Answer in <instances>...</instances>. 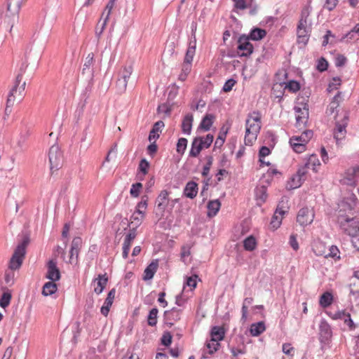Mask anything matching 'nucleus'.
Wrapping results in <instances>:
<instances>
[{"label":"nucleus","instance_id":"ea45409f","mask_svg":"<svg viewBox=\"0 0 359 359\" xmlns=\"http://www.w3.org/2000/svg\"><path fill=\"white\" fill-rule=\"evenodd\" d=\"M144 217L145 215L137 214L136 212H134L130 217V224L135 226L133 228L136 229L142 224Z\"/></svg>","mask_w":359,"mask_h":359},{"label":"nucleus","instance_id":"20e7f679","mask_svg":"<svg viewBox=\"0 0 359 359\" xmlns=\"http://www.w3.org/2000/svg\"><path fill=\"white\" fill-rule=\"evenodd\" d=\"M168 195L169 193L167 190H163L156 199L154 214L158 220L161 219L164 217L165 208L169 203Z\"/></svg>","mask_w":359,"mask_h":359},{"label":"nucleus","instance_id":"774afa93","mask_svg":"<svg viewBox=\"0 0 359 359\" xmlns=\"http://www.w3.org/2000/svg\"><path fill=\"white\" fill-rule=\"evenodd\" d=\"M236 83V80H234L233 79H228V80L225 82V83H224V86H223V88H222L223 91H224V92H226H226H229V91H231V90H232V88H233V86H234Z\"/></svg>","mask_w":359,"mask_h":359},{"label":"nucleus","instance_id":"680f3d73","mask_svg":"<svg viewBox=\"0 0 359 359\" xmlns=\"http://www.w3.org/2000/svg\"><path fill=\"white\" fill-rule=\"evenodd\" d=\"M128 81H124L121 79V78H118L116 81V88L119 93H123L127 87Z\"/></svg>","mask_w":359,"mask_h":359},{"label":"nucleus","instance_id":"79ce46f5","mask_svg":"<svg viewBox=\"0 0 359 359\" xmlns=\"http://www.w3.org/2000/svg\"><path fill=\"white\" fill-rule=\"evenodd\" d=\"M309 168L310 165H312L313 168V170L315 171V172H317V169H316V167L317 166H319L320 165V161L319 159L318 158V156L316 154H311L307 162L305 163Z\"/></svg>","mask_w":359,"mask_h":359},{"label":"nucleus","instance_id":"58836bf2","mask_svg":"<svg viewBox=\"0 0 359 359\" xmlns=\"http://www.w3.org/2000/svg\"><path fill=\"white\" fill-rule=\"evenodd\" d=\"M158 313V310L156 307L150 310L147 317V323L149 325L155 326L157 324Z\"/></svg>","mask_w":359,"mask_h":359},{"label":"nucleus","instance_id":"052dcab7","mask_svg":"<svg viewBox=\"0 0 359 359\" xmlns=\"http://www.w3.org/2000/svg\"><path fill=\"white\" fill-rule=\"evenodd\" d=\"M235 2L234 6L236 9L244 10L248 8L250 2L252 0H233Z\"/></svg>","mask_w":359,"mask_h":359},{"label":"nucleus","instance_id":"39448f33","mask_svg":"<svg viewBox=\"0 0 359 359\" xmlns=\"http://www.w3.org/2000/svg\"><path fill=\"white\" fill-rule=\"evenodd\" d=\"M50 169L51 171L57 170L62 164V154L58 145H53L48 152Z\"/></svg>","mask_w":359,"mask_h":359},{"label":"nucleus","instance_id":"6e6552de","mask_svg":"<svg viewBox=\"0 0 359 359\" xmlns=\"http://www.w3.org/2000/svg\"><path fill=\"white\" fill-rule=\"evenodd\" d=\"M25 67L23 65H22V67L19 69V73L18 74V75L15 78L14 85L10 90L11 93L17 94L18 96V98L20 100H22V96H23V93L25 90L26 82L23 81L21 83L22 76H23V74H25Z\"/></svg>","mask_w":359,"mask_h":359},{"label":"nucleus","instance_id":"0e129e2a","mask_svg":"<svg viewBox=\"0 0 359 359\" xmlns=\"http://www.w3.org/2000/svg\"><path fill=\"white\" fill-rule=\"evenodd\" d=\"M93 61H94V55L93 53H90L87 55V57L86 58V61H85V63L83 65V73H84V72L86 71V69H89L93 65Z\"/></svg>","mask_w":359,"mask_h":359},{"label":"nucleus","instance_id":"13d9d810","mask_svg":"<svg viewBox=\"0 0 359 359\" xmlns=\"http://www.w3.org/2000/svg\"><path fill=\"white\" fill-rule=\"evenodd\" d=\"M137 236L135 228H132L129 230L128 233L126 236L123 243L131 245L133 240Z\"/></svg>","mask_w":359,"mask_h":359},{"label":"nucleus","instance_id":"2f4dec72","mask_svg":"<svg viewBox=\"0 0 359 359\" xmlns=\"http://www.w3.org/2000/svg\"><path fill=\"white\" fill-rule=\"evenodd\" d=\"M196 138L203 149H207L212 144L214 136L212 134H208L205 137H196Z\"/></svg>","mask_w":359,"mask_h":359},{"label":"nucleus","instance_id":"864d4df0","mask_svg":"<svg viewBox=\"0 0 359 359\" xmlns=\"http://www.w3.org/2000/svg\"><path fill=\"white\" fill-rule=\"evenodd\" d=\"M285 88L288 89L292 93H296L300 89V84L294 80H291L285 84Z\"/></svg>","mask_w":359,"mask_h":359},{"label":"nucleus","instance_id":"0eeeda50","mask_svg":"<svg viewBox=\"0 0 359 359\" xmlns=\"http://www.w3.org/2000/svg\"><path fill=\"white\" fill-rule=\"evenodd\" d=\"M250 40L246 35H241L238 38L237 50L240 57H247L252 53L254 48Z\"/></svg>","mask_w":359,"mask_h":359},{"label":"nucleus","instance_id":"72a5a7b5","mask_svg":"<svg viewBox=\"0 0 359 359\" xmlns=\"http://www.w3.org/2000/svg\"><path fill=\"white\" fill-rule=\"evenodd\" d=\"M255 197L257 201H260L262 203H264L267 198L266 187L264 186L257 187L255 189Z\"/></svg>","mask_w":359,"mask_h":359},{"label":"nucleus","instance_id":"aec40b11","mask_svg":"<svg viewBox=\"0 0 359 359\" xmlns=\"http://www.w3.org/2000/svg\"><path fill=\"white\" fill-rule=\"evenodd\" d=\"M108 281L107 273L99 274L97 278L95 279L94 283H96L97 286L94 288V292L100 294L105 288Z\"/></svg>","mask_w":359,"mask_h":359},{"label":"nucleus","instance_id":"7ed1b4c3","mask_svg":"<svg viewBox=\"0 0 359 359\" xmlns=\"http://www.w3.org/2000/svg\"><path fill=\"white\" fill-rule=\"evenodd\" d=\"M28 243L29 238H25L18 245L9 262L10 269L16 270L20 268L26 253L25 249Z\"/></svg>","mask_w":359,"mask_h":359},{"label":"nucleus","instance_id":"3c124183","mask_svg":"<svg viewBox=\"0 0 359 359\" xmlns=\"http://www.w3.org/2000/svg\"><path fill=\"white\" fill-rule=\"evenodd\" d=\"M142 188V184L140 182H136L132 184L130 190V194L132 197L137 198L139 196L140 190Z\"/></svg>","mask_w":359,"mask_h":359},{"label":"nucleus","instance_id":"ddd939ff","mask_svg":"<svg viewBox=\"0 0 359 359\" xmlns=\"http://www.w3.org/2000/svg\"><path fill=\"white\" fill-rule=\"evenodd\" d=\"M308 168L309 167L305 164L298 169L297 175L291 178L292 184L290 185V189H296L302 185L306 179Z\"/></svg>","mask_w":359,"mask_h":359},{"label":"nucleus","instance_id":"c85d7f7f","mask_svg":"<svg viewBox=\"0 0 359 359\" xmlns=\"http://www.w3.org/2000/svg\"><path fill=\"white\" fill-rule=\"evenodd\" d=\"M313 136V132L312 130H305L302 134L299 136H293L291 137V142H294V141L299 142L301 143H304V144H306L309 140Z\"/></svg>","mask_w":359,"mask_h":359},{"label":"nucleus","instance_id":"f704fd0d","mask_svg":"<svg viewBox=\"0 0 359 359\" xmlns=\"http://www.w3.org/2000/svg\"><path fill=\"white\" fill-rule=\"evenodd\" d=\"M252 302H253V299L252 297H246L243 300V306H242V309H241L242 316H241V319L243 321V323H245L247 320L248 312V307L249 305H250L252 303Z\"/></svg>","mask_w":359,"mask_h":359},{"label":"nucleus","instance_id":"5701e85b","mask_svg":"<svg viewBox=\"0 0 359 359\" xmlns=\"http://www.w3.org/2000/svg\"><path fill=\"white\" fill-rule=\"evenodd\" d=\"M210 335L212 341H219L224 339L225 330L222 327L214 326L211 329Z\"/></svg>","mask_w":359,"mask_h":359},{"label":"nucleus","instance_id":"6ab92c4d","mask_svg":"<svg viewBox=\"0 0 359 359\" xmlns=\"http://www.w3.org/2000/svg\"><path fill=\"white\" fill-rule=\"evenodd\" d=\"M198 184L194 181L187 182L184 189V195L191 199L194 198L198 194Z\"/></svg>","mask_w":359,"mask_h":359},{"label":"nucleus","instance_id":"a878e982","mask_svg":"<svg viewBox=\"0 0 359 359\" xmlns=\"http://www.w3.org/2000/svg\"><path fill=\"white\" fill-rule=\"evenodd\" d=\"M55 282L56 281L50 280L43 285L42 288V294L43 296L47 297L56 292L57 286Z\"/></svg>","mask_w":359,"mask_h":359},{"label":"nucleus","instance_id":"423d86ee","mask_svg":"<svg viewBox=\"0 0 359 359\" xmlns=\"http://www.w3.org/2000/svg\"><path fill=\"white\" fill-rule=\"evenodd\" d=\"M349 116L347 112L344 113L341 120L336 121V126L334 132V137L339 144V142L345 138L346 134V127L348 123Z\"/></svg>","mask_w":359,"mask_h":359},{"label":"nucleus","instance_id":"cd10ccee","mask_svg":"<svg viewBox=\"0 0 359 359\" xmlns=\"http://www.w3.org/2000/svg\"><path fill=\"white\" fill-rule=\"evenodd\" d=\"M266 330L265 324L263 321L252 323L250 325V332L252 336L257 337L263 333Z\"/></svg>","mask_w":359,"mask_h":359},{"label":"nucleus","instance_id":"9b49d317","mask_svg":"<svg viewBox=\"0 0 359 359\" xmlns=\"http://www.w3.org/2000/svg\"><path fill=\"white\" fill-rule=\"evenodd\" d=\"M46 278L52 281H57L61 278L60 271L55 259H50L46 264Z\"/></svg>","mask_w":359,"mask_h":359},{"label":"nucleus","instance_id":"dca6fc26","mask_svg":"<svg viewBox=\"0 0 359 359\" xmlns=\"http://www.w3.org/2000/svg\"><path fill=\"white\" fill-rule=\"evenodd\" d=\"M82 239L81 237H74L72 241L71 248L69 250V263L73 262L74 257L75 256L77 261L79 254L82 246Z\"/></svg>","mask_w":359,"mask_h":359},{"label":"nucleus","instance_id":"f3484780","mask_svg":"<svg viewBox=\"0 0 359 359\" xmlns=\"http://www.w3.org/2000/svg\"><path fill=\"white\" fill-rule=\"evenodd\" d=\"M318 246H316L315 254L317 256H323L325 258L331 257L334 259H340V252L336 245H332L329 248L327 251H318Z\"/></svg>","mask_w":359,"mask_h":359},{"label":"nucleus","instance_id":"338daca9","mask_svg":"<svg viewBox=\"0 0 359 359\" xmlns=\"http://www.w3.org/2000/svg\"><path fill=\"white\" fill-rule=\"evenodd\" d=\"M346 311V310H341L332 313L331 312L327 313V315L333 320H343Z\"/></svg>","mask_w":359,"mask_h":359},{"label":"nucleus","instance_id":"473e14b6","mask_svg":"<svg viewBox=\"0 0 359 359\" xmlns=\"http://www.w3.org/2000/svg\"><path fill=\"white\" fill-rule=\"evenodd\" d=\"M22 0H8L7 9L12 14L18 13L20 9Z\"/></svg>","mask_w":359,"mask_h":359},{"label":"nucleus","instance_id":"c756f323","mask_svg":"<svg viewBox=\"0 0 359 359\" xmlns=\"http://www.w3.org/2000/svg\"><path fill=\"white\" fill-rule=\"evenodd\" d=\"M266 35V32L261 28H254L251 30L249 35L250 39L253 41H258L262 39Z\"/></svg>","mask_w":359,"mask_h":359},{"label":"nucleus","instance_id":"bb28decb","mask_svg":"<svg viewBox=\"0 0 359 359\" xmlns=\"http://www.w3.org/2000/svg\"><path fill=\"white\" fill-rule=\"evenodd\" d=\"M215 118V116L210 114H206L202 119L199 126L198 129H202L204 131H208L210 130L212 123L213 120Z\"/></svg>","mask_w":359,"mask_h":359},{"label":"nucleus","instance_id":"7c9ffc66","mask_svg":"<svg viewBox=\"0 0 359 359\" xmlns=\"http://www.w3.org/2000/svg\"><path fill=\"white\" fill-rule=\"evenodd\" d=\"M332 294L329 292H325L320 296L319 304L323 308H327L332 304Z\"/></svg>","mask_w":359,"mask_h":359},{"label":"nucleus","instance_id":"c03bdc74","mask_svg":"<svg viewBox=\"0 0 359 359\" xmlns=\"http://www.w3.org/2000/svg\"><path fill=\"white\" fill-rule=\"evenodd\" d=\"M108 20V19H106L104 18H100V20L99 21L95 29V34L97 36V38H100L102 34L103 33Z\"/></svg>","mask_w":359,"mask_h":359},{"label":"nucleus","instance_id":"49530a36","mask_svg":"<svg viewBox=\"0 0 359 359\" xmlns=\"http://www.w3.org/2000/svg\"><path fill=\"white\" fill-rule=\"evenodd\" d=\"M188 141L186 138L181 137L178 140L177 144V151L180 154H183L187 149Z\"/></svg>","mask_w":359,"mask_h":359},{"label":"nucleus","instance_id":"e433bc0d","mask_svg":"<svg viewBox=\"0 0 359 359\" xmlns=\"http://www.w3.org/2000/svg\"><path fill=\"white\" fill-rule=\"evenodd\" d=\"M203 149L201 144H199L198 141L196 138H194L191 143V148L189 151V156L191 157H197L201 153V150Z\"/></svg>","mask_w":359,"mask_h":359},{"label":"nucleus","instance_id":"a211bd4d","mask_svg":"<svg viewBox=\"0 0 359 359\" xmlns=\"http://www.w3.org/2000/svg\"><path fill=\"white\" fill-rule=\"evenodd\" d=\"M158 266V260L152 261L144 269L142 279L149 280L153 278Z\"/></svg>","mask_w":359,"mask_h":359},{"label":"nucleus","instance_id":"603ef678","mask_svg":"<svg viewBox=\"0 0 359 359\" xmlns=\"http://www.w3.org/2000/svg\"><path fill=\"white\" fill-rule=\"evenodd\" d=\"M319 328H320V332L323 333L327 337H331L332 329H331L330 325L327 322H325V321L321 322Z\"/></svg>","mask_w":359,"mask_h":359},{"label":"nucleus","instance_id":"bf43d9fd","mask_svg":"<svg viewBox=\"0 0 359 359\" xmlns=\"http://www.w3.org/2000/svg\"><path fill=\"white\" fill-rule=\"evenodd\" d=\"M310 8L309 6L304 7L301 12V17L299 22L308 24V18L310 15Z\"/></svg>","mask_w":359,"mask_h":359},{"label":"nucleus","instance_id":"f8f14e48","mask_svg":"<svg viewBox=\"0 0 359 359\" xmlns=\"http://www.w3.org/2000/svg\"><path fill=\"white\" fill-rule=\"evenodd\" d=\"M314 218V214L309 208H302L297 216V222L302 226L310 224Z\"/></svg>","mask_w":359,"mask_h":359},{"label":"nucleus","instance_id":"9d476101","mask_svg":"<svg viewBox=\"0 0 359 359\" xmlns=\"http://www.w3.org/2000/svg\"><path fill=\"white\" fill-rule=\"evenodd\" d=\"M359 180V166L348 168L346 172L342 182L344 184L354 187Z\"/></svg>","mask_w":359,"mask_h":359},{"label":"nucleus","instance_id":"4468645a","mask_svg":"<svg viewBox=\"0 0 359 359\" xmlns=\"http://www.w3.org/2000/svg\"><path fill=\"white\" fill-rule=\"evenodd\" d=\"M182 310L177 308H172L170 310L164 312L165 323L170 327H172L176 322L180 320Z\"/></svg>","mask_w":359,"mask_h":359},{"label":"nucleus","instance_id":"4c0bfd02","mask_svg":"<svg viewBox=\"0 0 359 359\" xmlns=\"http://www.w3.org/2000/svg\"><path fill=\"white\" fill-rule=\"evenodd\" d=\"M148 196H143L142 200L137 204L136 210L135 212L137 214L145 215L144 210L147 209L148 205Z\"/></svg>","mask_w":359,"mask_h":359},{"label":"nucleus","instance_id":"b1692460","mask_svg":"<svg viewBox=\"0 0 359 359\" xmlns=\"http://www.w3.org/2000/svg\"><path fill=\"white\" fill-rule=\"evenodd\" d=\"M194 117L191 114H187L183 118L182 123V130L184 134L189 135L192 128Z\"/></svg>","mask_w":359,"mask_h":359},{"label":"nucleus","instance_id":"4d7b16f0","mask_svg":"<svg viewBox=\"0 0 359 359\" xmlns=\"http://www.w3.org/2000/svg\"><path fill=\"white\" fill-rule=\"evenodd\" d=\"M328 67V62L325 60V57H321L320 59H318L317 62L316 69L320 72H323L327 69Z\"/></svg>","mask_w":359,"mask_h":359},{"label":"nucleus","instance_id":"09e8293b","mask_svg":"<svg viewBox=\"0 0 359 359\" xmlns=\"http://www.w3.org/2000/svg\"><path fill=\"white\" fill-rule=\"evenodd\" d=\"M149 168V163L145 158H142L139 163V172L142 173L143 176H144L148 173Z\"/></svg>","mask_w":359,"mask_h":359},{"label":"nucleus","instance_id":"69168bd1","mask_svg":"<svg viewBox=\"0 0 359 359\" xmlns=\"http://www.w3.org/2000/svg\"><path fill=\"white\" fill-rule=\"evenodd\" d=\"M172 343V335L169 332L163 333L161 337V344L165 346H168Z\"/></svg>","mask_w":359,"mask_h":359},{"label":"nucleus","instance_id":"2eb2a0df","mask_svg":"<svg viewBox=\"0 0 359 359\" xmlns=\"http://www.w3.org/2000/svg\"><path fill=\"white\" fill-rule=\"evenodd\" d=\"M296 113V126L299 128L304 127L309 118V109L304 106L303 109L299 107H294Z\"/></svg>","mask_w":359,"mask_h":359},{"label":"nucleus","instance_id":"e2e57ef3","mask_svg":"<svg viewBox=\"0 0 359 359\" xmlns=\"http://www.w3.org/2000/svg\"><path fill=\"white\" fill-rule=\"evenodd\" d=\"M196 51H194V49L193 47H188V49L187 50L184 62L187 63H191L193 61L194 56L195 55Z\"/></svg>","mask_w":359,"mask_h":359},{"label":"nucleus","instance_id":"8fccbe9b","mask_svg":"<svg viewBox=\"0 0 359 359\" xmlns=\"http://www.w3.org/2000/svg\"><path fill=\"white\" fill-rule=\"evenodd\" d=\"M11 299V294L9 292H4L0 299V306L6 308L10 304Z\"/></svg>","mask_w":359,"mask_h":359},{"label":"nucleus","instance_id":"a19ab883","mask_svg":"<svg viewBox=\"0 0 359 359\" xmlns=\"http://www.w3.org/2000/svg\"><path fill=\"white\" fill-rule=\"evenodd\" d=\"M213 163V157L212 156H206V163L203 168L202 176L204 177H207L209 175V172L211 168V166Z\"/></svg>","mask_w":359,"mask_h":359},{"label":"nucleus","instance_id":"de8ad7c7","mask_svg":"<svg viewBox=\"0 0 359 359\" xmlns=\"http://www.w3.org/2000/svg\"><path fill=\"white\" fill-rule=\"evenodd\" d=\"M290 144L292 147L293 150L298 153L301 154L306 150V144L304 143H301L299 142L294 141V142H291V138L290 139Z\"/></svg>","mask_w":359,"mask_h":359},{"label":"nucleus","instance_id":"1a4fd4ad","mask_svg":"<svg viewBox=\"0 0 359 359\" xmlns=\"http://www.w3.org/2000/svg\"><path fill=\"white\" fill-rule=\"evenodd\" d=\"M311 28L308 24L299 22L297 27V43L306 45L309 39Z\"/></svg>","mask_w":359,"mask_h":359},{"label":"nucleus","instance_id":"a18cd8bd","mask_svg":"<svg viewBox=\"0 0 359 359\" xmlns=\"http://www.w3.org/2000/svg\"><path fill=\"white\" fill-rule=\"evenodd\" d=\"M115 3L116 2H114L111 0L109 1V2L107 3V4L105 6L104 11L102 13V16H101L102 18H104L108 20L109 19V16L111 15L112 9L114 8V7L115 6Z\"/></svg>","mask_w":359,"mask_h":359},{"label":"nucleus","instance_id":"412c9836","mask_svg":"<svg viewBox=\"0 0 359 359\" xmlns=\"http://www.w3.org/2000/svg\"><path fill=\"white\" fill-rule=\"evenodd\" d=\"M286 212L282 208L280 207V205H278L275 213L271 219V225L273 229H278L282 221L283 215Z\"/></svg>","mask_w":359,"mask_h":359},{"label":"nucleus","instance_id":"5fc2aeb1","mask_svg":"<svg viewBox=\"0 0 359 359\" xmlns=\"http://www.w3.org/2000/svg\"><path fill=\"white\" fill-rule=\"evenodd\" d=\"M341 93L338 92L333 97L332 101L331 102L330 104V110L332 113L334 112V109L337 108L339 104V102L341 99Z\"/></svg>","mask_w":359,"mask_h":359},{"label":"nucleus","instance_id":"393cba45","mask_svg":"<svg viewBox=\"0 0 359 359\" xmlns=\"http://www.w3.org/2000/svg\"><path fill=\"white\" fill-rule=\"evenodd\" d=\"M220 206L221 203L218 199L210 201L207 205V208L208 210V216L209 217H212L215 216L218 211L219 210Z\"/></svg>","mask_w":359,"mask_h":359},{"label":"nucleus","instance_id":"c9c22d12","mask_svg":"<svg viewBox=\"0 0 359 359\" xmlns=\"http://www.w3.org/2000/svg\"><path fill=\"white\" fill-rule=\"evenodd\" d=\"M257 246V241L254 236H250L243 241L244 249L247 251H252Z\"/></svg>","mask_w":359,"mask_h":359},{"label":"nucleus","instance_id":"f257e3e1","mask_svg":"<svg viewBox=\"0 0 359 359\" xmlns=\"http://www.w3.org/2000/svg\"><path fill=\"white\" fill-rule=\"evenodd\" d=\"M246 130L245 135V144L252 145L256 140L261 129V114L258 111H254L248 115L245 121Z\"/></svg>","mask_w":359,"mask_h":359},{"label":"nucleus","instance_id":"6e6d98bb","mask_svg":"<svg viewBox=\"0 0 359 359\" xmlns=\"http://www.w3.org/2000/svg\"><path fill=\"white\" fill-rule=\"evenodd\" d=\"M343 320L344 323L348 327L350 330H353L355 329L356 325L354 323L353 320L351 318V314L348 312H346Z\"/></svg>","mask_w":359,"mask_h":359},{"label":"nucleus","instance_id":"f03ea898","mask_svg":"<svg viewBox=\"0 0 359 359\" xmlns=\"http://www.w3.org/2000/svg\"><path fill=\"white\" fill-rule=\"evenodd\" d=\"M339 212L337 223L341 231L355 239L359 236V222L355 217L341 214Z\"/></svg>","mask_w":359,"mask_h":359},{"label":"nucleus","instance_id":"37998d69","mask_svg":"<svg viewBox=\"0 0 359 359\" xmlns=\"http://www.w3.org/2000/svg\"><path fill=\"white\" fill-rule=\"evenodd\" d=\"M133 72L132 66L124 67L119 72L118 77L124 81H128L130 79Z\"/></svg>","mask_w":359,"mask_h":359},{"label":"nucleus","instance_id":"4be33fe9","mask_svg":"<svg viewBox=\"0 0 359 359\" xmlns=\"http://www.w3.org/2000/svg\"><path fill=\"white\" fill-rule=\"evenodd\" d=\"M164 126V123L162 121H158L154 124L149 135L148 139L149 142L156 141L159 137L158 133L161 132Z\"/></svg>","mask_w":359,"mask_h":359}]
</instances>
